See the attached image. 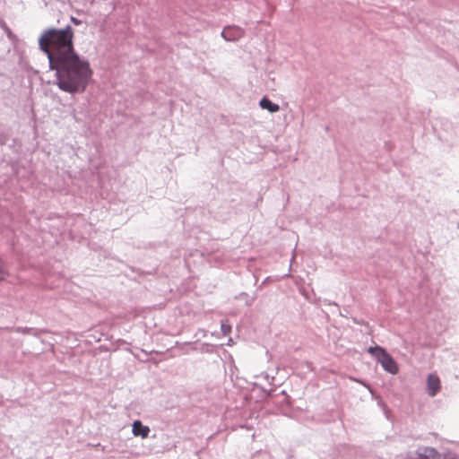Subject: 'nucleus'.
Wrapping results in <instances>:
<instances>
[{
    "label": "nucleus",
    "mask_w": 459,
    "mask_h": 459,
    "mask_svg": "<svg viewBox=\"0 0 459 459\" xmlns=\"http://www.w3.org/2000/svg\"><path fill=\"white\" fill-rule=\"evenodd\" d=\"M71 26L49 28L39 37V48L47 54L49 67L56 72V84L68 93L83 92L92 77L90 62L80 57L74 47Z\"/></svg>",
    "instance_id": "f257e3e1"
},
{
    "label": "nucleus",
    "mask_w": 459,
    "mask_h": 459,
    "mask_svg": "<svg viewBox=\"0 0 459 459\" xmlns=\"http://www.w3.org/2000/svg\"><path fill=\"white\" fill-rule=\"evenodd\" d=\"M368 352L374 356L382 367L391 374L398 373V366L394 359L380 346L370 347Z\"/></svg>",
    "instance_id": "f03ea898"
},
{
    "label": "nucleus",
    "mask_w": 459,
    "mask_h": 459,
    "mask_svg": "<svg viewBox=\"0 0 459 459\" xmlns=\"http://www.w3.org/2000/svg\"><path fill=\"white\" fill-rule=\"evenodd\" d=\"M412 459H458L454 453H439L432 447L420 448Z\"/></svg>",
    "instance_id": "7ed1b4c3"
},
{
    "label": "nucleus",
    "mask_w": 459,
    "mask_h": 459,
    "mask_svg": "<svg viewBox=\"0 0 459 459\" xmlns=\"http://www.w3.org/2000/svg\"><path fill=\"white\" fill-rule=\"evenodd\" d=\"M441 388L439 377L435 374H429L427 378V392L429 396H435Z\"/></svg>",
    "instance_id": "20e7f679"
},
{
    "label": "nucleus",
    "mask_w": 459,
    "mask_h": 459,
    "mask_svg": "<svg viewBox=\"0 0 459 459\" xmlns=\"http://www.w3.org/2000/svg\"><path fill=\"white\" fill-rule=\"evenodd\" d=\"M221 34L226 40L234 41L243 37L244 30L239 27H227Z\"/></svg>",
    "instance_id": "39448f33"
},
{
    "label": "nucleus",
    "mask_w": 459,
    "mask_h": 459,
    "mask_svg": "<svg viewBox=\"0 0 459 459\" xmlns=\"http://www.w3.org/2000/svg\"><path fill=\"white\" fill-rule=\"evenodd\" d=\"M132 431L135 437L146 438L150 433V429L147 426H143L140 420H135L133 423Z\"/></svg>",
    "instance_id": "423d86ee"
},
{
    "label": "nucleus",
    "mask_w": 459,
    "mask_h": 459,
    "mask_svg": "<svg viewBox=\"0 0 459 459\" xmlns=\"http://www.w3.org/2000/svg\"><path fill=\"white\" fill-rule=\"evenodd\" d=\"M260 107L264 109H267L272 113H275L280 110L278 104L273 103L269 99L265 97L260 100Z\"/></svg>",
    "instance_id": "0eeeda50"
},
{
    "label": "nucleus",
    "mask_w": 459,
    "mask_h": 459,
    "mask_svg": "<svg viewBox=\"0 0 459 459\" xmlns=\"http://www.w3.org/2000/svg\"><path fill=\"white\" fill-rule=\"evenodd\" d=\"M71 22L74 25H80L82 23V22L80 20H78L77 18H75V17H71Z\"/></svg>",
    "instance_id": "6e6552de"
}]
</instances>
